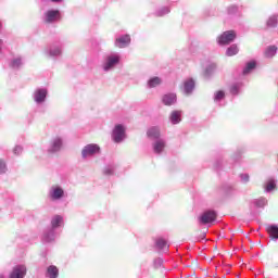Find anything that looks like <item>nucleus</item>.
<instances>
[{"instance_id":"10","label":"nucleus","mask_w":278,"mask_h":278,"mask_svg":"<svg viewBox=\"0 0 278 278\" xmlns=\"http://www.w3.org/2000/svg\"><path fill=\"white\" fill-rule=\"evenodd\" d=\"M49 94V91L47 88H37L33 92V101L36 103V105H42L47 101V96Z\"/></svg>"},{"instance_id":"5","label":"nucleus","mask_w":278,"mask_h":278,"mask_svg":"<svg viewBox=\"0 0 278 278\" xmlns=\"http://www.w3.org/2000/svg\"><path fill=\"white\" fill-rule=\"evenodd\" d=\"M63 147H64V138H62L61 136L52 137L49 142L47 153L49 155H54V153H60Z\"/></svg>"},{"instance_id":"18","label":"nucleus","mask_w":278,"mask_h":278,"mask_svg":"<svg viewBox=\"0 0 278 278\" xmlns=\"http://www.w3.org/2000/svg\"><path fill=\"white\" fill-rule=\"evenodd\" d=\"M169 122L172 125H179L181 123V111H173L169 114Z\"/></svg>"},{"instance_id":"2","label":"nucleus","mask_w":278,"mask_h":278,"mask_svg":"<svg viewBox=\"0 0 278 278\" xmlns=\"http://www.w3.org/2000/svg\"><path fill=\"white\" fill-rule=\"evenodd\" d=\"M121 53L118 52H112L109 55L104 58V61L101 64V70L103 73H110L114 71L121 64Z\"/></svg>"},{"instance_id":"4","label":"nucleus","mask_w":278,"mask_h":278,"mask_svg":"<svg viewBox=\"0 0 278 278\" xmlns=\"http://www.w3.org/2000/svg\"><path fill=\"white\" fill-rule=\"evenodd\" d=\"M42 21L46 25L60 23L62 21V13L58 9H49L43 13Z\"/></svg>"},{"instance_id":"3","label":"nucleus","mask_w":278,"mask_h":278,"mask_svg":"<svg viewBox=\"0 0 278 278\" xmlns=\"http://www.w3.org/2000/svg\"><path fill=\"white\" fill-rule=\"evenodd\" d=\"M66 190L62 185H52L48 190V198L50 201H63V199H66Z\"/></svg>"},{"instance_id":"23","label":"nucleus","mask_w":278,"mask_h":278,"mask_svg":"<svg viewBox=\"0 0 278 278\" xmlns=\"http://www.w3.org/2000/svg\"><path fill=\"white\" fill-rule=\"evenodd\" d=\"M267 233H269V237L271 240L277 241L278 240V226L277 225H269L266 228Z\"/></svg>"},{"instance_id":"32","label":"nucleus","mask_w":278,"mask_h":278,"mask_svg":"<svg viewBox=\"0 0 278 278\" xmlns=\"http://www.w3.org/2000/svg\"><path fill=\"white\" fill-rule=\"evenodd\" d=\"M115 170H116V165H106L103 169V174L110 177L114 175Z\"/></svg>"},{"instance_id":"37","label":"nucleus","mask_w":278,"mask_h":278,"mask_svg":"<svg viewBox=\"0 0 278 278\" xmlns=\"http://www.w3.org/2000/svg\"><path fill=\"white\" fill-rule=\"evenodd\" d=\"M13 153L14 155H21V153H23V148L21 146H15Z\"/></svg>"},{"instance_id":"27","label":"nucleus","mask_w":278,"mask_h":278,"mask_svg":"<svg viewBox=\"0 0 278 278\" xmlns=\"http://www.w3.org/2000/svg\"><path fill=\"white\" fill-rule=\"evenodd\" d=\"M277 188V181L273 178L268 179L264 185L265 192H273Z\"/></svg>"},{"instance_id":"15","label":"nucleus","mask_w":278,"mask_h":278,"mask_svg":"<svg viewBox=\"0 0 278 278\" xmlns=\"http://www.w3.org/2000/svg\"><path fill=\"white\" fill-rule=\"evenodd\" d=\"M165 148H166V141L164 139H156L152 143L153 152L156 153L157 155H160V153H162V151H164Z\"/></svg>"},{"instance_id":"9","label":"nucleus","mask_w":278,"mask_h":278,"mask_svg":"<svg viewBox=\"0 0 278 278\" xmlns=\"http://www.w3.org/2000/svg\"><path fill=\"white\" fill-rule=\"evenodd\" d=\"M236 31L233 30H226L222 35L217 37V43L220 47H225V45H231L236 40Z\"/></svg>"},{"instance_id":"22","label":"nucleus","mask_w":278,"mask_h":278,"mask_svg":"<svg viewBox=\"0 0 278 278\" xmlns=\"http://www.w3.org/2000/svg\"><path fill=\"white\" fill-rule=\"evenodd\" d=\"M162 78L159 76H154L151 77L148 81H147V87L148 88H157V86H162Z\"/></svg>"},{"instance_id":"35","label":"nucleus","mask_w":278,"mask_h":278,"mask_svg":"<svg viewBox=\"0 0 278 278\" xmlns=\"http://www.w3.org/2000/svg\"><path fill=\"white\" fill-rule=\"evenodd\" d=\"M8 173V164L0 159V175H5Z\"/></svg>"},{"instance_id":"40","label":"nucleus","mask_w":278,"mask_h":278,"mask_svg":"<svg viewBox=\"0 0 278 278\" xmlns=\"http://www.w3.org/2000/svg\"><path fill=\"white\" fill-rule=\"evenodd\" d=\"M48 1H51V3H62V1L64 0H48Z\"/></svg>"},{"instance_id":"39","label":"nucleus","mask_w":278,"mask_h":278,"mask_svg":"<svg viewBox=\"0 0 278 278\" xmlns=\"http://www.w3.org/2000/svg\"><path fill=\"white\" fill-rule=\"evenodd\" d=\"M154 264L157 266H162V258H157Z\"/></svg>"},{"instance_id":"24","label":"nucleus","mask_w":278,"mask_h":278,"mask_svg":"<svg viewBox=\"0 0 278 278\" xmlns=\"http://www.w3.org/2000/svg\"><path fill=\"white\" fill-rule=\"evenodd\" d=\"M216 68H217L216 63H210L204 70V73H203L204 77L206 79H210V76L216 73Z\"/></svg>"},{"instance_id":"7","label":"nucleus","mask_w":278,"mask_h":278,"mask_svg":"<svg viewBox=\"0 0 278 278\" xmlns=\"http://www.w3.org/2000/svg\"><path fill=\"white\" fill-rule=\"evenodd\" d=\"M62 49V45L53 43L43 49V55L45 58H49L50 60H56V58H61Z\"/></svg>"},{"instance_id":"14","label":"nucleus","mask_w":278,"mask_h":278,"mask_svg":"<svg viewBox=\"0 0 278 278\" xmlns=\"http://www.w3.org/2000/svg\"><path fill=\"white\" fill-rule=\"evenodd\" d=\"M131 42V37L129 35H123L115 40V47L118 49H125L126 47H129V43Z\"/></svg>"},{"instance_id":"31","label":"nucleus","mask_w":278,"mask_h":278,"mask_svg":"<svg viewBox=\"0 0 278 278\" xmlns=\"http://www.w3.org/2000/svg\"><path fill=\"white\" fill-rule=\"evenodd\" d=\"M215 103H220V101L225 100V92L223 90H218L214 93L213 97Z\"/></svg>"},{"instance_id":"29","label":"nucleus","mask_w":278,"mask_h":278,"mask_svg":"<svg viewBox=\"0 0 278 278\" xmlns=\"http://www.w3.org/2000/svg\"><path fill=\"white\" fill-rule=\"evenodd\" d=\"M238 51H240L238 49L237 45H231L227 50H226V55L228 58H232V55H238Z\"/></svg>"},{"instance_id":"26","label":"nucleus","mask_w":278,"mask_h":278,"mask_svg":"<svg viewBox=\"0 0 278 278\" xmlns=\"http://www.w3.org/2000/svg\"><path fill=\"white\" fill-rule=\"evenodd\" d=\"M257 66V63L255 61H250L245 64L242 74L243 75H249L255 71V67Z\"/></svg>"},{"instance_id":"43","label":"nucleus","mask_w":278,"mask_h":278,"mask_svg":"<svg viewBox=\"0 0 278 278\" xmlns=\"http://www.w3.org/2000/svg\"><path fill=\"white\" fill-rule=\"evenodd\" d=\"M0 27H1V23H0Z\"/></svg>"},{"instance_id":"42","label":"nucleus","mask_w":278,"mask_h":278,"mask_svg":"<svg viewBox=\"0 0 278 278\" xmlns=\"http://www.w3.org/2000/svg\"><path fill=\"white\" fill-rule=\"evenodd\" d=\"M0 278H5V277L3 275H1Z\"/></svg>"},{"instance_id":"16","label":"nucleus","mask_w":278,"mask_h":278,"mask_svg":"<svg viewBox=\"0 0 278 278\" xmlns=\"http://www.w3.org/2000/svg\"><path fill=\"white\" fill-rule=\"evenodd\" d=\"M162 101L164 105H175L177 103V94L176 93H166L163 96Z\"/></svg>"},{"instance_id":"6","label":"nucleus","mask_w":278,"mask_h":278,"mask_svg":"<svg viewBox=\"0 0 278 278\" xmlns=\"http://www.w3.org/2000/svg\"><path fill=\"white\" fill-rule=\"evenodd\" d=\"M111 138L113 142H115V144H121V142H123L127 138L125 126L123 124L115 125L112 130Z\"/></svg>"},{"instance_id":"20","label":"nucleus","mask_w":278,"mask_h":278,"mask_svg":"<svg viewBox=\"0 0 278 278\" xmlns=\"http://www.w3.org/2000/svg\"><path fill=\"white\" fill-rule=\"evenodd\" d=\"M155 245L156 249H159L160 251H163L164 253H168V242H166V240H164V238H159L155 241Z\"/></svg>"},{"instance_id":"34","label":"nucleus","mask_w":278,"mask_h":278,"mask_svg":"<svg viewBox=\"0 0 278 278\" xmlns=\"http://www.w3.org/2000/svg\"><path fill=\"white\" fill-rule=\"evenodd\" d=\"M170 12V9L167 7L161 8L155 12V16H166Z\"/></svg>"},{"instance_id":"11","label":"nucleus","mask_w":278,"mask_h":278,"mask_svg":"<svg viewBox=\"0 0 278 278\" xmlns=\"http://www.w3.org/2000/svg\"><path fill=\"white\" fill-rule=\"evenodd\" d=\"M214 220H216V212L214 211H205L199 217L200 225H207L210 223H214Z\"/></svg>"},{"instance_id":"38","label":"nucleus","mask_w":278,"mask_h":278,"mask_svg":"<svg viewBox=\"0 0 278 278\" xmlns=\"http://www.w3.org/2000/svg\"><path fill=\"white\" fill-rule=\"evenodd\" d=\"M240 179L242 184H249V179H250L249 174H241Z\"/></svg>"},{"instance_id":"21","label":"nucleus","mask_w":278,"mask_h":278,"mask_svg":"<svg viewBox=\"0 0 278 278\" xmlns=\"http://www.w3.org/2000/svg\"><path fill=\"white\" fill-rule=\"evenodd\" d=\"M25 64V60L21 56L14 58L11 60L10 67L18 71Z\"/></svg>"},{"instance_id":"36","label":"nucleus","mask_w":278,"mask_h":278,"mask_svg":"<svg viewBox=\"0 0 278 278\" xmlns=\"http://www.w3.org/2000/svg\"><path fill=\"white\" fill-rule=\"evenodd\" d=\"M227 12L230 15L238 14V7L237 5H230V7H228Z\"/></svg>"},{"instance_id":"25","label":"nucleus","mask_w":278,"mask_h":278,"mask_svg":"<svg viewBox=\"0 0 278 278\" xmlns=\"http://www.w3.org/2000/svg\"><path fill=\"white\" fill-rule=\"evenodd\" d=\"M277 46H268L266 49H265V58H268V59H271V58H275L277 55Z\"/></svg>"},{"instance_id":"17","label":"nucleus","mask_w":278,"mask_h":278,"mask_svg":"<svg viewBox=\"0 0 278 278\" xmlns=\"http://www.w3.org/2000/svg\"><path fill=\"white\" fill-rule=\"evenodd\" d=\"M147 136L148 138H150V140H160V136H161L160 128L151 127L150 129H148Z\"/></svg>"},{"instance_id":"30","label":"nucleus","mask_w":278,"mask_h":278,"mask_svg":"<svg viewBox=\"0 0 278 278\" xmlns=\"http://www.w3.org/2000/svg\"><path fill=\"white\" fill-rule=\"evenodd\" d=\"M256 207H266L268 205V200L266 198H258L253 201Z\"/></svg>"},{"instance_id":"41","label":"nucleus","mask_w":278,"mask_h":278,"mask_svg":"<svg viewBox=\"0 0 278 278\" xmlns=\"http://www.w3.org/2000/svg\"><path fill=\"white\" fill-rule=\"evenodd\" d=\"M2 49H3V40L0 39V53Z\"/></svg>"},{"instance_id":"33","label":"nucleus","mask_w":278,"mask_h":278,"mask_svg":"<svg viewBox=\"0 0 278 278\" xmlns=\"http://www.w3.org/2000/svg\"><path fill=\"white\" fill-rule=\"evenodd\" d=\"M240 88H242V85L240 83L233 84L230 87V93L233 94V96L239 94L240 93Z\"/></svg>"},{"instance_id":"12","label":"nucleus","mask_w":278,"mask_h":278,"mask_svg":"<svg viewBox=\"0 0 278 278\" xmlns=\"http://www.w3.org/2000/svg\"><path fill=\"white\" fill-rule=\"evenodd\" d=\"M25 275H27V267L24 265H17L13 268L9 278H25Z\"/></svg>"},{"instance_id":"1","label":"nucleus","mask_w":278,"mask_h":278,"mask_svg":"<svg viewBox=\"0 0 278 278\" xmlns=\"http://www.w3.org/2000/svg\"><path fill=\"white\" fill-rule=\"evenodd\" d=\"M64 225V217L61 215H54L51 218L50 227L46 228L42 235L43 242H53L56 237L55 229H60Z\"/></svg>"},{"instance_id":"8","label":"nucleus","mask_w":278,"mask_h":278,"mask_svg":"<svg viewBox=\"0 0 278 278\" xmlns=\"http://www.w3.org/2000/svg\"><path fill=\"white\" fill-rule=\"evenodd\" d=\"M98 153H101V147L97 143H89L83 148L81 157L88 160V157H94Z\"/></svg>"},{"instance_id":"13","label":"nucleus","mask_w":278,"mask_h":278,"mask_svg":"<svg viewBox=\"0 0 278 278\" xmlns=\"http://www.w3.org/2000/svg\"><path fill=\"white\" fill-rule=\"evenodd\" d=\"M194 86H195L194 79H192V78L186 79L182 83V87H181V90H182L184 94L189 97V94L194 92Z\"/></svg>"},{"instance_id":"19","label":"nucleus","mask_w":278,"mask_h":278,"mask_svg":"<svg viewBox=\"0 0 278 278\" xmlns=\"http://www.w3.org/2000/svg\"><path fill=\"white\" fill-rule=\"evenodd\" d=\"M46 277H47V278H58V277H60V269H58V268L55 267V265H50V266L47 268Z\"/></svg>"},{"instance_id":"28","label":"nucleus","mask_w":278,"mask_h":278,"mask_svg":"<svg viewBox=\"0 0 278 278\" xmlns=\"http://www.w3.org/2000/svg\"><path fill=\"white\" fill-rule=\"evenodd\" d=\"M277 24H278L277 15H270L266 22V27L268 29H273L277 27Z\"/></svg>"}]
</instances>
